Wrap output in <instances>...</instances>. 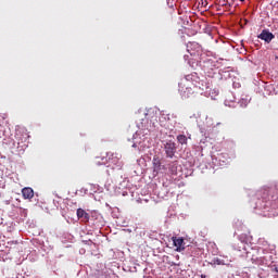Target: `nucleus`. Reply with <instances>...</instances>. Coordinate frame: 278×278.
<instances>
[{"mask_svg": "<svg viewBox=\"0 0 278 278\" xmlns=\"http://www.w3.org/2000/svg\"><path fill=\"white\" fill-rule=\"evenodd\" d=\"M178 88L181 99H190L194 92H199L200 94L207 92V90H210V83H206L205 79H201L199 74L192 73L180 80Z\"/></svg>", "mask_w": 278, "mask_h": 278, "instance_id": "1", "label": "nucleus"}, {"mask_svg": "<svg viewBox=\"0 0 278 278\" xmlns=\"http://www.w3.org/2000/svg\"><path fill=\"white\" fill-rule=\"evenodd\" d=\"M146 118H141V122L137 124L139 130L132 136V149H137L139 153H144L147 149L151 147V129L149 128V119L151 118V110L143 113Z\"/></svg>", "mask_w": 278, "mask_h": 278, "instance_id": "2", "label": "nucleus"}, {"mask_svg": "<svg viewBox=\"0 0 278 278\" xmlns=\"http://www.w3.org/2000/svg\"><path fill=\"white\" fill-rule=\"evenodd\" d=\"M251 203L254 205V210H266L270 212V210H277L278 197L270 195V191L268 190H261L252 198Z\"/></svg>", "mask_w": 278, "mask_h": 278, "instance_id": "3", "label": "nucleus"}, {"mask_svg": "<svg viewBox=\"0 0 278 278\" xmlns=\"http://www.w3.org/2000/svg\"><path fill=\"white\" fill-rule=\"evenodd\" d=\"M200 66H202L206 77L214 78L216 75H220L218 68L223 66V59L218 60L216 56H212V52H207L202 54Z\"/></svg>", "mask_w": 278, "mask_h": 278, "instance_id": "4", "label": "nucleus"}, {"mask_svg": "<svg viewBox=\"0 0 278 278\" xmlns=\"http://www.w3.org/2000/svg\"><path fill=\"white\" fill-rule=\"evenodd\" d=\"M237 251H239L242 257H248L252 261L253 264H258V266H262L266 260L264 258V254H258L257 252L251 251V244L240 241L237 244V248H235Z\"/></svg>", "mask_w": 278, "mask_h": 278, "instance_id": "5", "label": "nucleus"}, {"mask_svg": "<svg viewBox=\"0 0 278 278\" xmlns=\"http://www.w3.org/2000/svg\"><path fill=\"white\" fill-rule=\"evenodd\" d=\"M109 161L106 157H102L101 161H97L98 166H103L108 164V168H113V170H121L123 168V161L121 160V154L118 153H108Z\"/></svg>", "mask_w": 278, "mask_h": 278, "instance_id": "6", "label": "nucleus"}, {"mask_svg": "<svg viewBox=\"0 0 278 278\" xmlns=\"http://www.w3.org/2000/svg\"><path fill=\"white\" fill-rule=\"evenodd\" d=\"M187 51L190 53V55H193V58H200L202 59V55H205L207 52L203 51V48L199 45L197 41L188 42L187 43Z\"/></svg>", "mask_w": 278, "mask_h": 278, "instance_id": "7", "label": "nucleus"}, {"mask_svg": "<svg viewBox=\"0 0 278 278\" xmlns=\"http://www.w3.org/2000/svg\"><path fill=\"white\" fill-rule=\"evenodd\" d=\"M270 245H268V241L264 240V239H258V248H252L250 245V250L252 251V253H257L258 255H266V253H268V248Z\"/></svg>", "mask_w": 278, "mask_h": 278, "instance_id": "8", "label": "nucleus"}, {"mask_svg": "<svg viewBox=\"0 0 278 278\" xmlns=\"http://www.w3.org/2000/svg\"><path fill=\"white\" fill-rule=\"evenodd\" d=\"M164 151L167 157H175V153H177V144L173 140H167L164 143Z\"/></svg>", "mask_w": 278, "mask_h": 278, "instance_id": "9", "label": "nucleus"}, {"mask_svg": "<svg viewBox=\"0 0 278 278\" xmlns=\"http://www.w3.org/2000/svg\"><path fill=\"white\" fill-rule=\"evenodd\" d=\"M260 40H264V42H267V45H270L273 42L275 36L270 30L268 29H263L262 33L257 36Z\"/></svg>", "mask_w": 278, "mask_h": 278, "instance_id": "10", "label": "nucleus"}, {"mask_svg": "<svg viewBox=\"0 0 278 278\" xmlns=\"http://www.w3.org/2000/svg\"><path fill=\"white\" fill-rule=\"evenodd\" d=\"M173 244L176 248V251L178 253H181L186 249V242H184V238L179 237H173L172 238Z\"/></svg>", "mask_w": 278, "mask_h": 278, "instance_id": "11", "label": "nucleus"}, {"mask_svg": "<svg viewBox=\"0 0 278 278\" xmlns=\"http://www.w3.org/2000/svg\"><path fill=\"white\" fill-rule=\"evenodd\" d=\"M153 170L156 175L162 173V170H166V167H164V165H162V162L160 161V157L154 156V159H153Z\"/></svg>", "mask_w": 278, "mask_h": 278, "instance_id": "12", "label": "nucleus"}, {"mask_svg": "<svg viewBox=\"0 0 278 278\" xmlns=\"http://www.w3.org/2000/svg\"><path fill=\"white\" fill-rule=\"evenodd\" d=\"M77 217L83 220L84 223H88L90 220V214H88L85 210L78 208L77 212Z\"/></svg>", "mask_w": 278, "mask_h": 278, "instance_id": "13", "label": "nucleus"}, {"mask_svg": "<svg viewBox=\"0 0 278 278\" xmlns=\"http://www.w3.org/2000/svg\"><path fill=\"white\" fill-rule=\"evenodd\" d=\"M22 194L24 199H34V189L25 187L22 189Z\"/></svg>", "mask_w": 278, "mask_h": 278, "instance_id": "14", "label": "nucleus"}, {"mask_svg": "<svg viewBox=\"0 0 278 278\" xmlns=\"http://www.w3.org/2000/svg\"><path fill=\"white\" fill-rule=\"evenodd\" d=\"M212 125H214L213 123H212V118H210V117H205V123H203V124H199V127H201V129H210V127H212Z\"/></svg>", "mask_w": 278, "mask_h": 278, "instance_id": "15", "label": "nucleus"}, {"mask_svg": "<svg viewBox=\"0 0 278 278\" xmlns=\"http://www.w3.org/2000/svg\"><path fill=\"white\" fill-rule=\"evenodd\" d=\"M213 264H216L217 266H225L229 264V260L215 257L213 258Z\"/></svg>", "mask_w": 278, "mask_h": 278, "instance_id": "16", "label": "nucleus"}, {"mask_svg": "<svg viewBox=\"0 0 278 278\" xmlns=\"http://www.w3.org/2000/svg\"><path fill=\"white\" fill-rule=\"evenodd\" d=\"M168 170L172 175H177V161L168 164Z\"/></svg>", "mask_w": 278, "mask_h": 278, "instance_id": "17", "label": "nucleus"}, {"mask_svg": "<svg viewBox=\"0 0 278 278\" xmlns=\"http://www.w3.org/2000/svg\"><path fill=\"white\" fill-rule=\"evenodd\" d=\"M249 103H251V99H249V98H241L239 100L240 108H247V105H249Z\"/></svg>", "mask_w": 278, "mask_h": 278, "instance_id": "18", "label": "nucleus"}, {"mask_svg": "<svg viewBox=\"0 0 278 278\" xmlns=\"http://www.w3.org/2000/svg\"><path fill=\"white\" fill-rule=\"evenodd\" d=\"M177 140L179 144H188V137L186 135H178Z\"/></svg>", "mask_w": 278, "mask_h": 278, "instance_id": "19", "label": "nucleus"}, {"mask_svg": "<svg viewBox=\"0 0 278 278\" xmlns=\"http://www.w3.org/2000/svg\"><path fill=\"white\" fill-rule=\"evenodd\" d=\"M224 103L228 108H236V102H233L231 99H226Z\"/></svg>", "mask_w": 278, "mask_h": 278, "instance_id": "20", "label": "nucleus"}, {"mask_svg": "<svg viewBox=\"0 0 278 278\" xmlns=\"http://www.w3.org/2000/svg\"><path fill=\"white\" fill-rule=\"evenodd\" d=\"M164 134H168L169 138H173V136H175V134H177V130L175 128H169L168 131L163 130Z\"/></svg>", "mask_w": 278, "mask_h": 278, "instance_id": "21", "label": "nucleus"}, {"mask_svg": "<svg viewBox=\"0 0 278 278\" xmlns=\"http://www.w3.org/2000/svg\"><path fill=\"white\" fill-rule=\"evenodd\" d=\"M212 254H213V255H218V249H214V250L212 251Z\"/></svg>", "mask_w": 278, "mask_h": 278, "instance_id": "22", "label": "nucleus"}, {"mask_svg": "<svg viewBox=\"0 0 278 278\" xmlns=\"http://www.w3.org/2000/svg\"><path fill=\"white\" fill-rule=\"evenodd\" d=\"M212 249H216V243H211Z\"/></svg>", "mask_w": 278, "mask_h": 278, "instance_id": "23", "label": "nucleus"}, {"mask_svg": "<svg viewBox=\"0 0 278 278\" xmlns=\"http://www.w3.org/2000/svg\"><path fill=\"white\" fill-rule=\"evenodd\" d=\"M263 216H270V213L266 214V213H263Z\"/></svg>", "mask_w": 278, "mask_h": 278, "instance_id": "24", "label": "nucleus"}, {"mask_svg": "<svg viewBox=\"0 0 278 278\" xmlns=\"http://www.w3.org/2000/svg\"><path fill=\"white\" fill-rule=\"evenodd\" d=\"M185 60H188V55L187 54H185Z\"/></svg>", "mask_w": 278, "mask_h": 278, "instance_id": "25", "label": "nucleus"}, {"mask_svg": "<svg viewBox=\"0 0 278 278\" xmlns=\"http://www.w3.org/2000/svg\"><path fill=\"white\" fill-rule=\"evenodd\" d=\"M27 138H29V136L26 135L25 140H27Z\"/></svg>", "mask_w": 278, "mask_h": 278, "instance_id": "26", "label": "nucleus"}, {"mask_svg": "<svg viewBox=\"0 0 278 278\" xmlns=\"http://www.w3.org/2000/svg\"><path fill=\"white\" fill-rule=\"evenodd\" d=\"M101 217V215H97V218Z\"/></svg>", "mask_w": 278, "mask_h": 278, "instance_id": "27", "label": "nucleus"}, {"mask_svg": "<svg viewBox=\"0 0 278 278\" xmlns=\"http://www.w3.org/2000/svg\"><path fill=\"white\" fill-rule=\"evenodd\" d=\"M240 1H244V0H240Z\"/></svg>", "mask_w": 278, "mask_h": 278, "instance_id": "28", "label": "nucleus"}]
</instances>
